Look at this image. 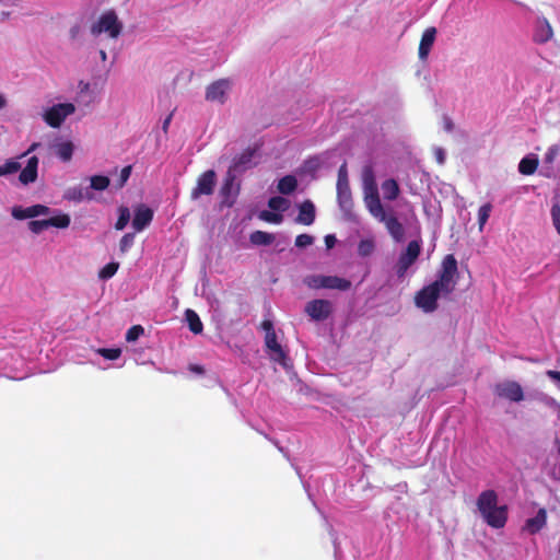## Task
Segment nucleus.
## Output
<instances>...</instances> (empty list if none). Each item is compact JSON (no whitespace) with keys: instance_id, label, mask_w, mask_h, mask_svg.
I'll return each instance as SVG.
<instances>
[{"instance_id":"obj_55","label":"nucleus","mask_w":560,"mask_h":560,"mask_svg":"<svg viewBox=\"0 0 560 560\" xmlns=\"http://www.w3.org/2000/svg\"><path fill=\"white\" fill-rule=\"evenodd\" d=\"M189 371H191L194 373H197V374H203L205 373L203 366L198 365V364H190L189 365Z\"/></svg>"},{"instance_id":"obj_33","label":"nucleus","mask_w":560,"mask_h":560,"mask_svg":"<svg viewBox=\"0 0 560 560\" xmlns=\"http://www.w3.org/2000/svg\"><path fill=\"white\" fill-rule=\"evenodd\" d=\"M90 188L98 191L105 190L110 184L109 178L104 175H94L90 178Z\"/></svg>"},{"instance_id":"obj_29","label":"nucleus","mask_w":560,"mask_h":560,"mask_svg":"<svg viewBox=\"0 0 560 560\" xmlns=\"http://www.w3.org/2000/svg\"><path fill=\"white\" fill-rule=\"evenodd\" d=\"M296 187L298 180L293 175H285L278 183V190L283 195L292 194Z\"/></svg>"},{"instance_id":"obj_3","label":"nucleus","mask_w":560,"mask_h":560,"mask_svg":"<svg viewBox=\"0 0 560 560\" xmlns=\"http://www.w3.org/2000/svg\"><path fill=\"white\" fill-rule=\"evenodd\" d=\"M457 277V260L454 255L448 254L443 258L441 270L439 271L436 280L433 282L444 290V295H450L455 290Z\"/></svg>"},{"instance_id":"obj_12","label":"nucleus","mask_w":560,"mask_h":560,"mask_svg":"<svg viewBox=\"0 0 560 560\" xmlns=\"http://www.w3.org/2000/svg\"><path fill=\"white\" fill-rule=\"evenodd\" d=\"M236 174L233 171H228L224 177L223 184L220 188V196L222 198V205L225 207H232L240 194V184L236 182Z\"/></svg>"},{"instance_id":"obj_39","label":"nucleus","mask_w":560,"mask_h":560,"mask_svg":"<svg viewBox=\"0 0 560 560\" xmlns=\"http://www.w3.org/2000/svg\"><path fill=\"white\" fill-rule=\"evenodd\" d=\"M135 233H126L119 242V249L121 254H126L135 243Z\"/></svg>"},{"instance_id":"obj_50","label":"nucleus","mask_w":560,"mask_h":560,"mask_svg":"<svg viewBox=\"0 0 560 560\" xmlns=\"http://www.w3.org/2000/svg\"><path fill=\"white\" fill-rule=\"evenodd\" d=\"M260 327L265 330L266 335H269V332H276L273 329V324L270 319L262 320Z\"/></svg>"},{"instance_id":"obj_27","label":"nucleus","mask_w":560,"mask_h":560,"mask_svg":"<svg viewBox=\"0 0 560 560\" xmlns=\"http://www.w3.org/2000/svg\"><path fill=\"white\" fill-rule=\"evenodd\" d=\"M384 199L393 201L398 198L400 189L397 180L394 178L386 179L382 183Z\"/></svg>"},{"instance_id":"obj_14","label":"nucleus","mask_w":560,"mask_h":560,"mask_svg":"<svg viewBox=\"0 0 560 560\" xmlns=\"http://www.w3.org/2000/svg\"><path fill=\"white\" fill-rule=\"evenodd\" d=\"M265 347L272 361L278 362L283 368L289 366L290 359L288 358L282 346L278 342L276 332H269V335H265Z\"/></svg>"},{"instance_id":"obj_42","label":"nucleus","mask_w":560,"mask_h":560,"mask_svg":"<svg viewBox=\"0 0 560 560\" xmlns=\"http://www.w3.org/2000/svg\"><path fill=\"white\" fill-rule=\"evenodd\" d=\"M28 230L35 234H39L42 233L43 231L47 230L49 226H48V221L47 219L45 220H32L28 222Z\"/></svg>"},{"instance_id":"obj_17","label":"nucleus","mask_w":560,"mask_h":560,"mask_svg":"<svg viewBox=\"0 0 560 560\" xmlns=\"http://www.w3.org/2000/svg\"><path fill=\"white\" fill-rule=\"evenodd\" d=\"M50 213V208L45 205H33L27 208L13 207L12 217L16 220L33 219Z\"/></svg>"},{"instance_id":"obj_26","label":"nucleus","mask_w":560,"mask_h":560,"mask_svg":"<svg viewBox=\"0 0 560 560\" xmlns=\"http://www.w3.org/2000/svg\"><path fill=\"white\" fill-rule=\"evenodd\" d=\"M55 154L62 161L69 162L72 159L74 145L71 141H61L54 144Z\"/></svg>"},{"instance_id":"obj_59","label":"nucleus","mask_w":560,"mask_h":560,"mask_svg":"<svg viewBox=\"0 0 560 560\" xmlns=\"http://www.w3.org/2000/svg\"><path fill=\"white\" fill-rule=\"evenodd\" d=\"M37 145V143H33L26 153L31 152L32 150H36Z\"/></svg>"},{"instance_id":"obj_25","label":"nucleus","mask_w":560,"mask_h":560,"mask_svg":"<svg viewBox=\"0 0 560 560\" xmlns=\"http://www.w3.org/2000/svg\"><path fill=\"white\" fill-rule=\"evenodd\" d=\"M63 198L73 202H81L83 200L93 199V194L89 188H83L81 186L69 187L63 195Z\"/></svg>"},{"instance_id":"obj_28","label":"nucleus","mask_w":560,"mask_h":560,"mask_svg":"<svg viewBox=\"0 0 560 560\" xmlns=\"http://www.w3.org/2000/svg\"><path fill=\"white\" fill-rule=\"evenodd\" d=\"M185 318L191 332L196 335L202 332V322L194 310L187 308L185 312Z\"/></svg>"},{"instance_id":"obj_21","label":"nucleus","mask_w":560,"mask_h":560,"mask_svg":"<svg viewBox=\"0 0 560 560\" xmlns=\"http://www.w3.org/2000/svg\"><path fill=\"white\" fill-rule=\"evenodd\" d=\"M553 36V31L547 19L541 18L536 22L533 39L537 44H545Z\"/></svg>"},{"instance_id":"obj_19","label":"nucleus","mask_w":560,"mask_h":560,"mask_svg":"<svg viewBox=\"0 0 560 560\" xmlns=\"http://www.w3.org/2000/svg\"><path fill=\"white\" fill-rule=\"evenodd\" d=\"M435 37H436V28L434 26H430L424 30V32L422 33V36H421V39L419 43V49H418V55H419L420 60H422V61L427 60V58L431 51V48L435 42Z\"/></svg>"},{"instance_id":"obj_8","label":"nucleus","mask_w":560,"mask_h":560,"mask_svg":"<svg viewBox=\"0 0 560 560\" xmlns=\"http://www.w3.org/2000/svg\"><path fill=\"white\" fill-rule=\"evenodd\" d=\"M421 253V245L418 241H410L406 249L399 255L395 271L398 278H404L408 269L417 261Z\"/></svg>"},{"instance_id":"obj_30","label":"nucleus","mask_w":560,"mask_h":560,"mask_svg":"<svg viewBox=\"0 0 560 560\" xmlns=\"http://www.w3.org/2000/svg\"><path fill=\"white\" fill-rule=\"evenodd\" d=\"M249 241L252 244L260 246L270 245L275 241V236L271 233L264 231H255L249 235Z\"/></svg>"},{"instance_id":"obj_20","label":"nucleus","mask_w":560,"mask_h":560,"mask_svg":"<svg viewBox=\"0 0 560 560\" xmlns=\"http://www.w3.org/2000/svg\"><path fill=\"white\" fill-rule=\"evenodd\" d=\"M152 219H153V211L149 207H147L144 205H140L135 210V215L132 219V228L135 229L136 232H141L151 223Z\"/></svg>"},{"instance_id":"obj_38","label":"nucleus","mask_w":560,"mask_h":560,"mask_svg":"<svg viewBox=\"0 0 560 560\" xmlns=\"http://www.w3.org/2000/svg\"><path fill=\"white\" fill-rule=\"evenodd\" d=\"M119 264L118 262H108L98 272V277L103 280H107L112 278L118 270Z\"/></svg>"},{"instance_id":"obj_16","label":"nucleus","mask_w":560,"mask_h":560,"mask_svg":"<svg viewBox=\"0 0 560 560\" xmlns=\"http://www.w3.org/2000/svg\"><path fill=\"white\" fill-rule=\"evenodd\" d=\"M494 393L499 397L506 398L514 402H520L524 399L523 388L515 381H505L497 384L494 387Z\"/></svg>"},{"instance_id":"obj_40","label":"nucleus","mask_w":560,"mask_h":560,"mask_svg":"<svg viewBox=\"0 0 560 560\" xmlns=\"http://www.w3.org/2000/svg\"><path fill=\"white\" fill-rule=\"evenodd\" d=\"M374 250V243L371 240H362L358 245V253L362 257L370 256Z\"/></svg>"},{"instance_id":"obj_18","label":"nucleus","mask_w":560,"mask_h":560,"mask_svg":"<svg viewBox=\"0 0 560 560\" xmlns=\"http://www.w3.org/2000/svg\"><path fill=\"white\" fill-rule=\"evenodd\" d=\"M254 154L255 150L247 148L240 155L233 159L232 164L228 171H233V173L236 175L242 174L243 172L252 167Z\"/></svg>"},{"instance_id":"obj_4","label":"nucleus","mask_w":560,"mask_h":560,"mask_svg":"<svg viewBox=\"0 0 560 560\" xmlns=\"http://www.w3.org/2000/svg\"><path fill=\"white\" fill-rule=\"evenodd\" d=\"M457 277V260L454 255L448 254L443 258L441 270L439 271L436 280L433 282L444 290V295H450L455 290Z\"/></svg>"},{"instance_id":"obj_45","label":"nucleus","mask_w":560,"mask_h":560,"mask_svg":"<svg viewBox=\"0 0 560 560\" xmlns=\"http://www.w3.org/2000/svg\"><path fill=\"white\" fill-rule=\"evenodd\" d=\"M131 171H132L131 165H127L120 171L119 178L116 183L117 188H122L126 185L127 180L129 179V177L131 175Z\"/></svg>"},{"instance_id":"obj_10","label":"nucleus","mask_w":560,"mask_h":560,"mask_svg":"<svg viewBox=\"0 0 560 560\" xmlns=\"http://www.w3.org/2000/svg\"><path fill=\"white\" fill-rule=\"evenodd\" d=\"M74 112L75 106L72 103H59L45 112L44 120L48 126L59 128L65 119Z\"/></svg>"},{"instance_id":"obj_52","label":"nucleus","mask_w":560,"mask_h":560,"mask_svg":"<svg viewBox=\"0 0 560 560\" xmlns=\"http://www.w3.org/2000/svg\"><path fill=\"white\" fill-rule=\"evenodd\" d=\"M435 158L439 164H443L445 162V152L442 148H436L435 151Z\"/></svg>"},{"instance_id":"obj_58","label":"nucleus","mask_w":560,"mask_h":560,"mask_svg":"<svg viewBox=\"0 0 560 560\" xmlns=\"http://www.w3.org/2000/svg\"><path fill=\"white\" fill-rule=\"evenodd\" d=\"M100 57H101V59H102L103 61H105V60H106V58H107L106 51H105V50H103V49H102V50H100Z\"/></svg>"},{"instance_id":"obj_7","label":"nucleus","mask_w":560,"mask_h":560,"mask_svg":"<svg viewBox=\"0 0 560 560\" xmlns=\"http://www.w3.org/2000/svg\"><path fill=\"white\" fill-rule=\"evenodd\" d=\"M122 31V24L119 22L118 16L114 10L104 12L98 21L91 26V33L98 36L102 33H107L109 37L117 38Z\"/></svg>"},{"instance_id":"obj_9","label":"nucleus","mask_w":560,"mask_h":560,"mask_svg":"<svg viewBox=\"0 0 560 560\" xmlns=\"http://www.w3.org/2000/svg\"><path fill=\"white\" fill-rule=\"evenodd\" d=\"M337 199L340 208L345 212L351 211L353 208L352 194L348 180V173L346 164H342L338 171L337 178Z\"/></svg>"},{"instance_id":"obj_48","label":"nucleus","mask_w":560,"mask_h":560,"mask_svg":"<svg viewBox=\"0 0 560 560\" xmlns=\"http://www.w3.org/2000/svg\"><path fill=\"white\" fill-rule=\"evenodd\" d=\"M559 153V147L558 145H551L548 151L545 154V162L546 163H553L555 159L557 158Z\"/></svg>"},{"instance_id":"obj_2","label":"nucleus","mask_w":560,"mask_h":560,"mask_svg":"<svg viewBox=\"0 0 560 560\" xmlns=\"http://www.w3.org/2000/svg\"><path fill=\"white\" fill-rule=\"evenodd\" d=\"M499 497L494 490H485L477 498V509L485 523L495 529L503 528L508 522V506L498 505Z\"/></svg>"},{"instance_id":"obj_34","label":"nucleus","mask_w":560,"mask_h":560,"mask_svg":"<svg viewBox=\"0 0 560 560\" xmlns=\"http://www.w3.org/2000/svg\"><path fill=\"white\" fill-rule=\"evenodd\" d=\"M21 168V164L15 160H8L4 164L0 165V177L14 174Z\"/></svg>"},{"instance_id":"obj_23","label":"nucleus","mask_w":560,"mask_h":560,"mask_svg":"<svg viewBox=\"0 0 560 560\" xmlns=\"http://www.w3.org/2000/svg\"><path fill=\"white\" fill-rule=\"evenodd\" d=\"M38 159L32 156L28 159L26 166L21 171L19 180L23 185H28L37 179Z\"/></svg>"},{"instance_id":"obj_41","label":"nucleus","mask_w":560,"mask_h":560,"mask_svg":"<svg viewBox=\"0 0 560 560\" xmlns=\"http://www.w3.org/2000/svg\"><path fill=\"white\" fill-rule=\"evenodd\" d=\"M259 219H261L266 222L279 224L282 222L283 217L280 213L264 210L259 213Z\"/></svg>"},{"instance_id":"obj_11","label":"nucleus","mask_w":560,"mask_h":560,"mask_svg":"<svg viewBox=\"0 0 560 560\" xmlns=\"http://www.w3.org/2000/svg\"><path fill=\"white\" fill-rule=\"evenodd\" d=\"M217 184V174L213 170H208L201 173L198 178L196 186L190 191L191 200H197L201 196H210L214 191Z\"/></svg>"},{"instance_id":"obj_1","label":"nucleus","mask_w":560,"mask_h":560,"mask_svg":"<svg viewBox=\"0 0 560 560\" xmlns=\"http://www.w3.org/2000/svg\"><path fill=\"white\" fill-rule=\"evenodd\" d=\"M362 184L364 190V203L370 214L383 223L395 242H401L405 237V228L397 217L387 213L381 202L374 170L366 165L362 170Z\"/></svg>"},{"instance_id":"obj_47","label":"nucleus","mask_w":560,"mask_h":560,"mask_svg":"<svg viewBox=\"0 0 560 560\" xmlns=\"http://www.w3.org/2000/svg\"><path fill=\"white\" fill-rule=\"evenodd\" d=\"M551 218H552V223H553L558 234L560 235V206L559 205L552 206Z\"/></svg>"},{"instance_id":"obj_36","label":"nucleus","mask_w":560,"mask_h":560,"mask_svg":"<svg viewBox=\"0 0 560 560\" xmlns=\"http://www.w3.org/2000/svg\"><path fill=\"white\" fill-rule=\"evenodd\" d=\"M491 210H492L491 203H485L483 206H481L479 208V211H478V223H479V230L480 231L483 230V226H485V224L487 223V221H488V219L490 217Z\"/></svg>"},{"instance_id":"obj_54","label":"nucleus","mask_w":560,"mask_h":560,"mask_svg":"<svg viewBox=\"0 0 560 560\" xmlns=\"http://www.w3.org/2000/svg\"><path fill=\"white\" fill-rule=\"evenodd\" d=\"M172 118H173V113L168 114L167 117L164 119L163 125H162V129H163L164 133H167Z\"/></svg>"},{"instance_id":"obj_57","label":"nucleus","mask_w":560,"mask_h":560,"mask_svg":"<svg viewBox=\"0 0 560 560\" xmlns=\"http://www.w3.org/2000/svg\"><path fill=\"white\" fill-rule=\"evenodd\" d=\"M5 105H7V101H5V98H4L2 95H0V109H2L3 107H5Z\"/></svg>"},{"instance_id":"obj_35","label":"nucleus","mask_w":560,"mask_h":560,"mask_svg":"<svg viewBox=\"0 0 560 560\" xmlns=\"http://www.w3.org/2000/svg\"><path fill=\"white\" fill-rule=\"evenodd\" d=\"M130 220V212L127 207H120L119 208V215L115 223V229L118 231H121L126 228Z\"/></svg>"},{"instance_id":"obj_6","label":"nucleus","mask_w":560,"mask_h":560,"mask_svg":"<svg viewBox=\"0 0 560 560\" xmlns=\"http://www.w3.org/2000/svg\"><path fill=\"white\" fill-rule=\"evenodd\" d=\"M441 294L444 295V290H442L436 283L431 282L416 292L413 299L415 305L424 313H433L439 307L438 301Z\"/></svg>"},{"instance_id":"obj_56","label":"nucleus","mask_w":560,"mask_h":560,"mask_svg":"<svg viewBox=\"0 0 560 560\" xmlns=\"http://www.w3.org/2000/svg\"><path fill=\"white\" fill-rule=\"evenodd\" d=\"M80 33V27L78 25H74L70 28V37L72 39L77 38V36L79 35Z\"/></svg>"},{"instance_id":"obj_44","label":"nucleus","mask_w":560,"mask_h":560,"mask_svg":"<svg viewBox=\"0 0 560 560\" xmlns=\"http://www.w3.org/2000/svg\"><path fill=\"white\" fill-rule=\"evenodd\" d=\"M97 352L107 360H117L121 354L119 348H101Z\"/></svg>"},{"instance_id":"obj_43","label":"nucleus","mask_w":560,"mask_h":560,"mask_svg":"<svg viewBox=\"0 0 560 560\" xmlns=\"http://www.w3.org/2000/svg\"><path fill=\"white\" fill-rule=\"evenodd\" d=\"M143 334H144V328L141 325H133L127 330L126 340L128 342L136 341Z\"/></svg>"},{"instance_id":"obj_31","label":"nucleus","mask_w":560,"mask_h":560,"mask_svg":"<svg viewBox=\"0 0 560 560\" xmlns=\"http://www.w3.org/2000/svg\"><path fill=\"white\" fill-rule=\"evenodd\" d=\"M538 167V160L536 158H523L518 164V172L523 175H532Z\"/></svg>"},{"instance_id":"obj_15","label":"nucleus","mask_w":560,"mask_h":560,"mask_svg":"<svg viewBox=\"0 0 560 560\" xmlns=\"http://www.w3.org/2000/svg\"><path fill=\"white\" fill-rule=\"evenodd\" d=\"M230 89L231 82L229 79H219L207 86L206 100L224 104Z\"/></svg>"},{"instance_id":"obj_46","label":"nucleus","mask_w":560,"mask_h":560,"mask_svg":"<svg viewBox=\"0 0 560 560\" xmlns=\"http://www.w3.org/2000/svg\"><path fill=\"white\" fill-rule=\"evenodd\" d=\"M314 242L313 236L308 234H300L295 238V246L299 248H305L310 245H312Z\"/></svg>"},{"instance_id":"obj_24","label":"nucleus","mask_w":560,"mask_h":560,"mask_svg":"<svg viewBox=\"0 0 560 560\" xmlns=\"http://www.w3.org/2000/svg\"><path fill=\"white\" fill-rule=\"evenodd\" d=\"M295 221L300 224L311 225L315 221V206L311 200L303 201L299 207Z\"/></svg>"},{"instance_id":"obj_22","label":"nucleus","mask_w":560,"mask_h":560,"mask_svg":"<svg viewBox=\"0 0 560 560\" xmlns=\"http://www.w3.org/2000/svg\"><path fill=\"white\" fill-rule=\"evenodd\" d=\"M547 523V511L541 508L537 511L534 517L526 520L523 530H526L530 535L539 533Z\"/></svg>"},{"instance_id":"obj_49","label":"nucleus","mask_w":560,"mask_h":560,"mask_svg":"<svg viewBox=\"0 0 560 560\" xmlns=\"http://www.w3.org/2000/svg\"><path fill=\"white\" fill-rule=\"evenodd\" d=\"M546 375L549 380L552 381L557 389L560 392V371L556 370H548L546 372Z\"/></svg>"},{"instance_id":"obj_5","label":"nucleus","mask_w":560,"mask_h":560,"mask_svg":"<svg viewBox=\"0 0 560 560\" xmlns=\"http://www.w3.org/2000/svg\"><path fill=\"white\" fill-rule=\"evenodd\" d=\"M303 283L312 290H338L348 291L351 289V281L338 276L308 275L303 279Z\"/></svg>"},{"instance_id":"obj_51","label":"nucleus","mask_w":560,"mask_h":560,"mask_svg":"<svg viewBox=\"0 0 560 560\" xmlns=\"http://www.w3.org/2000/svg\"><path fill=\"white\" fill-rule=\"evenodd\" d=\"M443 126L445 131L451 132L454 129V122L448 116L443 117Z\"/></svg>"},{"instance_id":"obj_37","label":"nucleus","mask_w":560,"mask_h":560,"mask_svg":"<svg viewBox=\"0 0 560 560\" xmlns=\"http://www.w3.org/2000/svg\"><path fill=\"white\" fill-rule=\"evenodd\" d=\"M268 207L273 211H284L288 208V200L280 196L271 197L268 200Z\"/></svg>"},{"instance_id":"obj_53","label":"nucleus","mask_w":560,"mask_h":560,"mask_svg":"<svg viewBox=\"0 0 560 560\" xmlns=\"http://www.w3.org/2000/svg\"><path fill=\"white\" fill-rule=\"evenodd\" d=\"M337 240L336 236L332 234H328L325 236V245L328 249L332 248L336 244Z\"/></svg>"},{"instance_id":"obj_32","label":"nucleus","mask_w":560,"mask_h":560,"mask_svg":"<svg viewBox=\"0 0 560 560\" xmlns=\"http://www.w3.org/2000/svg\"><path fill=\"white\" fill-rule=\"evenodd\" d=\"M48 226H54L57 229H67L70 225L71 219L67 213H60L58 215L51 217L47 219Z\"/></svg>"},{"instance_id":"obj_13","label":"nucleus","mask_w":560,"mask_h":560,"mask_svg":"<svg viewBox=\"0 0 560 560\" xmlns=\"http://www.w3.org/2000/svg\"><path fill=\"white\" fill-rule=\"evenodd\" d=\"M305 313L316 322L327 319L332 313V304L328 300L315 299L306 303Z\"/></svg>"}]
</instances>
